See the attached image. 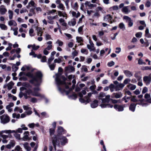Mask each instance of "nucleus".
Segmentation results:
<instances>
[{
  "mask_svg": "<svg viewBox=\"0 0 151 151\" xmlns=\"http://www.w3.org/2000/svg\"><path fill=\"white\" fill-rule=\"evenodd\" d=\"M26 87H22L20 88L21 90H25V92L23 93L22 92H20L19 94V96L21 98L24 96L25 99H27L31 97V95L34 96L39 97L42 98L44 97L43 95H41L39 93L37 92L40 90L39 87H36L33 88L34 91H33L30 88L31 86L29 84L26 83L25 84Z\"/></svg>",
  "mask_w": 151,
  "mask_h": 151,
  "instance_id": "f257e3e1",
  "label": "nucleus"
},
{
  "mask_svg": "<svg viewBox=\"0 0 151 151\" xmlns=\"http://www.w3.org/2000/svg\"><path fill=\"white\" fill-rule=\"evenodd\" d=\"M26 76L32 78L29 82L35 86H39L40 85L42 77V74L40 71H37L35 73V75L30 72H28L27 73Z\"/></svg>",
  "mask_w": 151,
  "mask_h": 151,
  "instance_id": "f03ea898",
  "label": "nucleus"
},
{
  "mask_svg": "<svg viewBox=\"0 0 151 151\" xmlns=\"http://www.w3.org/2000/svg\"><path fill=\"white\" fill-rule=\"evenodd\" d=\"M62 77L63 79V81H61L58 77H56L55 78L56 83L58 85V90L60 92L63 94H64L65 93L66 95H68L70 92L69 91V90L68 91H66L64 89H62L59 87V85L62 84H64L65 86V88L66 89H68L69 88L68 86L71 85V83L69 82L68 83V84H66L65 82V81L66 80V78L63 76H62Z\"/></svg>",
  "mask_w": 151,
  "mask_h": 151,
  "instance_id": "7ed1b4c3",
  "label": "nucleus"
},
{
  "mask_svg": "<svg viewBox=\"0 0 151 151\" xmlns=\"http://www.w3.org/2000/svg\"><path fill=\"white\" fill-rule=\"evenodd\" d=\"M110 95H106L105 93L101 92L99 95L98 98L99 100L102 101V103H109L110 100Z\"/></svg>",
  "mask_w": 151,
  "mask_h": 151,
  "instance_id": "20e7f679",
  "label": "nucleus"
},
{
  "mask_svg": "<svg viewBox=\"0 0 151 151\" xmlns=\"http://www.w3.org/2000/svg\"><path fill=\"white\" fill-rule=\"evenodd\" d=\"M92 93H89L87 96H85L84 98H80L79 99V101L81 103H85V104L88 103L91 101L90 97L91 96Z\"/></svg>",
  "mask_w": 151,
  "mask_h": 151,
  "instance_id": "39448f33",
  "label": "nucleus"
},
{
  "mask_svg": "<svg viewBox=\"0 0 151 151\" xmlns=\"http://www.w3.org/2000/svg\"><path fill=\"white\" fill-rule=\"evenodd\" d=\"M1 123L4 124L8 123L10 121V118L7 114H4L0 117Z\"/></svg>",
  "mask_w": 151,
  "mask_h": 151,
  "instance_id": "423d86ee",
  "label": "nucleus"
},
{
  "mask_svg": "<svg viewBox=\"0 0 151 151\" xmlns=\"http://www.w3.org/2000/svg\"><path fill=\"white\" fill-rule=\"evenodd\" d=\"M54 138L52 139V144L53 145L55 150H56V146H59L60 144V142L59 140H58L56 138V136L54 135Z\"/></svg>",
  "mask_w": 151,
  "mask_h": 151,
  "instance_id": "0eeeda50",
  "label": "nucleus"
},
{
  "mask_svg": "<svg viewBox=\"0 0 151 151\" xmlns=\"http://www.w3.org/2000/svg\"><path fill=\"white\" fill-rule=\"evenodd\" d=\"M143 81L147 85L150 84L151 82V74L148 76H145L143 78Z\"/></svg>",
  "mask_w": 151,
  "mask_h": 151,
  "instance_id": "6e6552de",
  "label": "nucleus"
},
{
  "mask_svg": "<svg viewBox=\"0 0 151 151\" xmlns=\"http://www.w3.org/2000/svg\"><path fill=\"white\" fill-rule=\"evenodd\" d=\"M112 18V17L111 15L107 14L104 17V20L105 22L108 21L109 22H110L111 24H112L113 22L111 21Z\"/></svg>",
  "mask_w": 151,
  "mask_h": 151,
  "instance_id": "1a4fd4ad",
  "label": "nucleus"
},
{
  "mask_svg": "<svg viewBox=\"0 0 151 151\" xmlns=\"http://www.w3.org/2000/svg\"><path fill=\"white\" fill-rule=\"evenodd\" d=\"M122 96V94L121 92L114 93L111 96L112 98H115L116 99L120 98Z\"/></svg>",
  "mask_w": 151,
  "mask_h": 151,
  "instance_id": "9d476101",
  "label": "nucleus"
},
{
  "mask_svg": "<svg viewBox=\"0 0 151 151\" xmlns=\"http://www.w3.org/2000/svg\"><path fill=\"white\" fill-rule=\"evenodd\" d=\"M66 131L64 130L62 127H58V136L60 134H64L66 133Z\"/></svg>",
  "mask_w": 151,
  "mask_h": 151,
  "instance_id": "9b49d317",
  "label": "nucleus"
},
{
  "mask_svg": "<svg viewBox=\"0 0 151 151\" xmlns=\"http://www.w3.org/2000/svg\"><path fill=\"white\" fill-rule=\"evenodd\" d=\"M6 11L7 10L4 5H2L0 6V14H1L4 15Z\"/></svg>",
  "mask_w": 151,
  "mask_h": 151,
  "instance_id": "f8f14e48",
  "label": "nucleus"
},
{
  "mask_svg": "<svg viewBox=\"0 0 151 151\" xmlns=\"http://www.w3.org/2000/svg\"><path fill=\"white\" fill-rule=\"evenodd\" d=\"M99 101L98 100H94L91 104V107L92 108H95L97 107L98 105Z\"/></svg>",
  "mask_w": 151,
  "mask_h": 151,
  "instance_id": "ddd939ff",
  "label": "nucleus"
},
{
  "mask_svg": "<svg viewBox=\"0 0 151 151\" xmlns=\"http://www.w3.org/2000/svg\"><path fill=\"white\" fill-rule=\"evenodd\" d=\"M102 103L100 105V106L102 108H112L113 107V106L112 105H110L109 104H104L105 103Z\"/></svg>",
  "mask_w": 151,
  "mask_h": 151,
  "instance_id": "4468645a",
  "label": "nucleus"
},
{
  "mask_svg": "<svg viewBox=\"0 0 151 151\" xmlns=\"http://www.w3.org/2000/svg\"><path fill=\"white\" fill-rule=\"evenodd\" d=\"M114 108L116 110L119 111H122L124 110V107L122 106H119L116 104L114 106Z\"/></svg>",
  "mask_w": 151,
  "mask_h": 151,
  "instance_id": "2eb2a0df",
  "label": "nucleus"
},
{
  "mask_svg": "<svg viewBox=\"0 0 151 151\" xmlns=\"http://www.w3.org/2000/svg\"><path fill=\"white\" fill-rule=\"evenodd\" d=\"M15 143L14 141H12L9 142V144L6 146V147L8 149H10L13 147L15 145Z\"/></svg>",
  "mask_w": 151,
  "mask_h": 151,
  "instance_id": "dca6fc26",
  "label": "nucleus"
},
{
  "mask_svg": "<svg viewBox=\"0 0 151 151\" xmlns=\"http://www.w3.org/2000/svg\"><path fill=\"white\" fill-rule=\"evenodd\" d=\"M129 7V6H125L122 9V12L124 13L125 14H128L130 12V10H129L128 9Z\"/></svg>",
  "mask_w": 151,
  "mask_h": 151,
  "instance_id": "f3484780",
  "label": "nucleus"
},
{
  "mask_svg": "<svg viewBox=\"0 0 151 151\" xmlns=\"http://www.w3.org/2000/svg\"><path fill=\"white\" fill-rule=\"evenodd\" d=\"M14 105L13 103L12 102L10 103L8 105L6 106V108L9 112H11L12 111V109L11 108L13 107Z\"/></svg>",
  "mask_w": 151,
  "mask_h": 151,
  "instance_id": "a211bd4d",
  "label": "nucleus"
},
{
  "mask_svg": "<svg viewBox=\"0 0 151 151\" xmlns=\"http://www.w3.org/2000/svg\"><path fill=\"white\" fill-rule=\"evenodd\" d=\"M124 86V84L119 83L116 86L115 88L116 91L119 90H121V88H122Z\"/></svg>",
  "mask_w": 151,
  "mask_h": 151,
  "instance_id": "6ab92c4d",
  "label": "nucleus"
},
{
  "mask_svg": "<svg viewBox=\"0 0 151 151\" xmlns=\"http://www.w3.org/2000/svg\"><path fill=\"white\" fill-rule=\"evenodd\" d=\"M60 140L61 144L62 145H64L67 142V140L65 137L63 136L61 137Z\"/></svg>",
  "mask_w": 151,
  "mask_h": 151,
  "instance_id": "aec40b11",
  "label": "nucleus"
},
{
  "mask_svg": "<svg viewBox=\"0 0 151 151\" xmlns=\"http://www.w3.org/2000/svg\"><path fill=\"white\" fill-rule=\"evenodd\" d=\"M65 70L67 72H72L74 71L75 68L73 66H69L65 67Z\"/></svg>",
  "mask_w": 151,
  "mask_h": 151,
  "instance_id": "412c9836",
  "label": "nucleus"
},
{
  "mask_svg": "<svg viewBox=\"0 0 151 151\" xmlns=\"http://www.w3.org/2000/svg\"><path fill=\"white\" fill-rule=\"evenodd\" d=\"M137 104H135L133 103L131 104L129 107V110L132 112H134L135 111V109Z\"/></svg>",
  "mask_w": 151,
  "mask_h": 151,
  "instance_id": "4be33fe9",
  "label": "nucleus"
},
{
  "mask_svg": "<svg viewBox=\"0 0 151 151\" xmlns=\"http://www.w3.org/2000/svg\"><path fill=\"white\" fill-rule=\"evenodd\" d=\"M15 130H2L1 131V133L0 135H2L3 133H13V132H15Z\"/></svg>",
  "mask_w": 151,
  "mask_h": 151,
  "instance_id": "5701e85b",
  "label": "nucleus"
},
{
  "mask_svg": "<svg viewBox=\"0 0 151 151\" xmlns=\"http://www.w3.org/2000/svg\"><path fill=\"white\" fill-rule=\"evenodd\" d=\"M29 132L28 131H26L24 133V136L22 138V139L24 141H26L28 139L29 137Z\"/></svg>",
  "mask_w": 151,
  "mask_h": 151,
  "instance_id": "b1692460",
  "label": "nucleus"
},
{
  "mask_svg": "<svg viewBox=\"0 0 151 151\" xmlns=\"http://www.w3.org/2000/svg\"><path fill=\"white\" fill-rule=\"evenodd\" d=\"M124 73L125 75L128 77H130L132 76V74L129 71L126 70L124 71Z\"/></svg>",
  "mask_w": 151,
  "mask_h": 151,
  "instance_id": "393cba45",
  "label": "nucleus"
},
{
  "mask_svg": "<svg viewBox=\"0 0 151 151\" xmlns=\"http://www.w3.org/2000/svg\"><path fill=\"white\" fill-rule=\"evenodd\" d=\"M8 25L10 26L14 25L16 26L17 25V23L13 20H11L8 22Z\"/></svg>",
  "mask_w": 151,
  "mask_h": 151,
  "instance_id": "a878e982",
  "label": "nucleus"
},
{
  "mask_svg": "<svg viewBox=\"0 0 151 151\" xmlns=\"http://www.w3.org/2000/svg\"><path fill=\"white\" fill-rule=\"evenodd\" d=\"M85 5L86 6H88L89 7H93L96 6V5L95 4H91L90 2L86 1L85 3Z\"/></svg>",
  "mask_w": 151,
  "mask_h": 151,
  "instance_id": "bb28decb",
  "label": "nucleus"
},
{
  "mask_svg": "<svg viewBox=\"0 0 151 151\" xmlns=\"http://www.w3.org/2000/svg\"><path fill=\"white\" fill-rule=\"evenodd\" d=\"M77 95L74 93L72 95H68V98L70 99H76L77 98Z\"/></svg>",
  "mask_w": 151,
  "mask_h": 151,
  "instance_id": "cd10ccee",
  "label": "nucleus"
},
{
  "mask_svg": "<svg viewBox=\"0 0 151 151\" xmlns=\"http://www.w3.org/2000/svg\"><path fill=\"white\" fill-rule=\"evenodd\" d=\"M119 8L117 6H114L109 8V10L111 11L117 10Z\"/></svg>",
  "mask_w": 151,
  "mask_h": 151,
  "instance_id": "c85d7f7f",
  "label": "nucleus"
},
{
  "mask_svg": "<svg viewBox=\"0 0 151 151\" xmlns=\"http://www.w3.org/2000/svg\"><path fill=\"white\" fill-rule=\"evenodd\" d=\"M128 87L131 90H134L136 87L135 85L130 84L128 85Z\"/></svg>",
  "mask_w": 151,
  "mask_h": 151,
  "instance_id": "c756f323",
  "label": "nucleus"
},
{
  "mask_svg": "<svg viewBox=\"0 0 151 151\" xmlns=\"http://www.w3.org/2000/svg\"><path fill=\"white\" fill-rule=\"evenodd\" d=\"M8 12L9 18L10 19H12L13 17V12L12 10H9Z\"/></svg>",
  "mask_w": 151,
  "mask_h": 151,
  "instance_id": "7c9ffc66",
  "label": "nucleus"
},
{
  "mask_svg": "<svg viewBox=\"0 0 151 151\" xmlns=\"http://www.w3.org/2000/svg\"><path fill=\"white\" fill-rule=\"evenodd\" d=\"M37 35L39 36H41L42 33V32H41V29L39 27L37 28Z\"/></svg>",
  "mask_w": 151,
  "mask_h": 151,
  "instance_id": "2f4dec72",
  "label": "nucleus"
},
{
  "mask_svg": "<svg viewBox=\"0 0 151 151\" xmlns=\"http://www.w3.org/2000/svg\"><path fill=\"white\" fill-rule=\"evenodd\" d=\"M0 27L2 30H6L7 27L5 24H0Z\"/></svg>",
  "mask_w": 151,
  "mask_h": 151,
  "instance_id": "473e14b6",
  "label": "nucleus"
},
{
  "mask_svg": "<svg viewBox=\"0 0 151 151\" xmlns=\"http://www.w3.org/2000/svg\"><path fill=\"white\" fill-rule=\"evenodd\" d=\"M14 85V83L12 82H10L7 85L8 89L9 90L11 89L12 86Z\"/></svg>",
  "mask_w": 151,
  "mask_h": 151,
  "instance_id": "72a5a7b5",
  "label": "nucleus"
},
{
  "mask_svg": "<svg viewBox=\"0 0 151 151\" xmlns=\"http://www.w3.org/2000/svg\"><path fill=\"white\" fill-rule=\"evenodd\" d=\"M18 29V28L17 27H16L15 28L12 29V28H11V30H12L14 32V34L15 35H17L18 34V31L17 30Z\"/></svg>",
  "mask_w": 151,
  "mask_h": 151,
  "instance_id": "f704fd0d",
  "label": "nucleus"
},
{
  "mask_svg": "<svg viewBox=\"0 0 151 151\" xmlns=\"http://www.w3.org/2000/svg\"><path fill=\"white\" fill-rule=\"evenodd\" d=\"M135 97L136 96H131V101L134 102H136L138 101H141V100H137L135 99Z\"/></svg>",
  "mask_w": 151,
  "mask_h": 151,
  "instance_id": "c9c22d12",
  "label": "nucleus"
},
{
  "mask_svg": "<svg viewBox=\"0 0 151 151\" xmlns=\"http://www.w3.org/2000/svg\"><path fill=\"white\" fill-rule=\"evenodd\" d=\"M86 93V91L85 90H83L81 92L79 93L78 94V95L81 98H82L83 96V94L85 95Z\"/></svg>",
  "mask_w": 151,
  "mask_h": 151,
  "instance_id": "e433bc0d",
  "label": "nucleus"
},
{
  "mask_svg": "<svg viewBox=\"0 0 151 151\" xmlns=\"http://www.w3.org/2000/svg\"><path fill=\"white\" fill-rule=\"evenodd\" d=\"M18 69V67L16 65H13L12 66V69L13 71H16Z\"/></svg>",
  "mask_w": 151,
  "mask_h": 151,
  "instance_id": "4c0bfd02",
  "label": "nucleus"
},
{
  "mask_svg": "<svg viewBox=\"0 0 151 151\" xmlns=\"http://www.w3.org/2000/svg\"><path fill=\"white\" fill-rule=\"evenodd\" d=\"M72 83H73V85L72 86V88H70L69 89V91H70L71 90H72V89H73L74 88L75 86V84L76 83V81L75 79H73L72 81Z\"/></svg>",
  "mask_w": 151,
  "mask_h": 151,
  "instance_id": "58836bf2",
  "label": "nucleus"
},
{
  "mask_svg": "<svg viewBox=\"0 0 151 151\" xmlns=\"http://www.w3.org/2000/svg\"><path fill=\"white\" fill-rule=\"evenodd\" d=\"M14 137L17 139H20V134L17 133V132L15 131V132H14Z\"/></svg>",
  "mask_w": 151,
  "mask_h": 151,
  "instance_id": "ea45409f",
  "label": "nucleus"
},
{
  "mask_svg": "<svg viewBox=\"0 0 151 151\" xmlns=\"http://www.w3.org/2000/svg\"><path fill=\"white\" fill-rule=\"evenodd\" d=\"M35 3L34 1H31L29 3L28 6H27V7L28 8L29 7L31 6H34L35 5Z\"/></svg>",
  "mask_w": 151,
  "mask_h": 151,
  "instance_id": "a19ab883",
  "label": "nucleus"
},
{
  "mask_svg": "<svg viewBox=\"0 0 151 151\" xmlns=\"http://www.w3.org/2000/svg\"><path fill=\"white\" fill-rule=\"evenodd\" d=\"M114 86L112 84H111L109 86V88L111 92H112L114 91Z\"/></svg>",
  "mask_w": 151,
  "mask_h": 151,
  "instance_id": "79ce46f5",
  "label": "nucleus"
},
{
  "mask_svg": "<svg viewBox=\"0 0 151 151\" xmlns=\"http://www.w3.org/2000/svg\"><path fill=\"white\" fill-rule=\"evenodd\" d=\"M145 36L146 37H149V36L148 35H150V33H149V30L148 28H146V29L145 31Z\"/></svg>",
  "mask_w": 151,
  "mask_h": 151,
  "instance_id": "37998d69",
  "label": "nucleus"
},
{
  "mask_svg": "<svg viewBox=\"0 0 151 151\" xmlns=\"http://www.w3.org/2000/svg\"><path fill=\"white\" fill-rule=\"evenodd\" d=\"M119 27L121 29H123V30L125 29V27L123 23H121L119 25Z\"/></svg>",
  "mask_w": 151,
  "mask_h": 151,
  "instance_id": "c03bdc74",
  "label": "nucleus"
},
{
  "mask_svg": "<svg viewBox=\"0 0 151 151\" xmlns=\"http://www.w3.org/2000/svg\"><path fill=\"white\" fill-rule=\"evenodd\" d=\"M32 108H31L30 109L26 111L25 112V113L27 115H29L31 114L32 113V111L31 110Z\"/></svg>",
  "mask_w": 151,
  "mask_h": 151,
  "instance_id": "a18cd8bd",
  "label": "nucleus"
},
{
  "mask_svg": "<svg viewBox=\"0 0 151 151\" xmlns=\"http://www.w3.org/2000/svg\"><path fill=\"white\" fill-rule=\"evenodd\" d=\"M56 43L58 45L60 46H62L63 45V42L59 40H58L56 42Z\"/></svg>",
  "mask_w": 151,
  "mask_h": 151,
  "instance_id": "49530a36",
  "label": "nucleus"
},
{
  "mask_svg": "<svg viewBox=\"0 0 151 151\" xmlns=\"http://www.w3.org/2000/svg\"><path fill=\"white\" fill-rule=\"evenodd\" d=\"M76 39L77 42L78 43H80L81 42L83 41V39L81 37H76Z\"/></svg>",
  "mask_w": 151,
  "mask_h": 151,
  "instance_id": "de8ad7c7",
  "label": "nucleus"
},
{
  "mask_svg": "<svg viewBox=\"0 0 151 151\" xmlns=\"http://www.w3.org/2000/svg\"><path fill=\"white\" fill-rule=\"evenodd\" d=\"M127 22L128 23V25L129 27H132L133 24L132 21L130 19L129 21H128Z\"/></svg>",
  "mask_w": 151,
  "mask_h": 151,
  "instance_id": "09e8293b",
  "label": "nucleus"
},
{
  "mask_svg": "<svg viewBox=\"0 0 151 151\" xmlns=\"http://www.w3.org/2000/svg\"><path fill=\"white\" fill-rule=\"evenodd\" d=\"M54 58L50 56L48 60L47 63L48 65L50 64L52 60L54 59Z\"/></svg>",
  "mask_w": 151,
  "mask_h": 151,
  "instance_id": "8fccbe9b",
  "label": "nucleus"
},
{
  "mask_svg": "<svg viewBox=\"0 0 151 151\" xmlns=\"http://www.w3.org/2000/svg\"><path fill=\"white\" fill-rule=\"evenodd\" d=\"M111 101L114 104H116L118 103H120L121 102L120 100H116L115 99H111Z\"/></svg>",
  "mask_w": 151,
  "mask_h": 151,
  "instance_id": "3c124183",
  "label": "nucleus"
},
{
  "mask_svg": "<svg viewBox=\"0 0 151 151\" xmlns=\"http://www.w3.org/2000/svg\"><path fill=\"white\" fill-rule=\"evenodd\" d=\"M57 7L62 10H64V5L62 3L59 4V5L57 6Z\"/></svg>",
  "mask_w": 151,
  "mask_h": 151,
  "instance_id": "603ef678",
  "label": "nucleus"
},
{
  "mask_svg": "<svg viewBox=\"0 0 151 151\" xmlns=\"http://www.w3.org/2000/svg\"><path fill=\"white\" fill-rule=\"evenodd\" d=\"M49 66L51 70H53L54 69L55 65L54 64H52L51 65L50 64L49 65Z\"/></svg>",
  "mask_w": 151,
  "mask_h": 151,
  "instance_id": "864d4df0",
  "label": "nucleus"
},
{
  "mask_svg": "<svg viewBox=\"0 0 151 151\" xmlns=\"http://www.w3.org/2000/svg\"><path fill=\"white\" fill-rule=\"evenodd\" d=\"M25 148L28 151H30L31 150V148L28 146L27 143L25 144L24 145Z\"/></svg>",
  "mask_w": 151,
  "mask_h": 151,
  "instance_id": "5fc2aeb1",
  "label": "nucleus"
},
{
  "mask_svg": "<svg viewBox=\"0 0 151 151\" xmlns=\"http://www.w3.org/2000/svg\"><path fill=\"white\" fill-rule=\"evenodd\" d=\"M76 21L75 20H73L69 22L68 24L70 25H71L73 26H74L76 24Z\"/></svg>",
  "mask_w": 151,
  "mask_h": 151,
  "instance_id": "6e6d98bb",
  "label": "nucleus"
},
{
  "mask_svg": "<svg viewBox=\"0 0 151 151\" xmlns=\"http://www.w3.org/2000/svg\"><path fill=\"white\" fill-rule=\"evenodd\" d=\"M30 101L33 103H36L37 101V99L35 97L31 98L30 99Z\"/></svg>",
  "mask_w": 151,
  "mask_h": 151,
  "instance_id": "4d7b16f0",
  "label": "nucleus"
},
{
  "mask_svg": "<svg viewBox=\"0 0 151 151\" xmlns=\"http://www.w3.org/2000/svg\"><path fill=\"white\" fill-rule=\"evenodd\" d=\"M24 109L27 111L31 108L30 107H29V106H25L24 105L23 106Z\"/></svg>",
  "mask_w": 151,
  "mask_h": 151,
  "instance_id": "13d9d810",
  "label": "nucleus"
},
{
  "mask_svg": "<svg viewBox=\"0 0 151 151\" xmlns=\"http://www.w3.org/2000/svg\"><path fill=\"white\" fill-rule=\"evenodd\" d=\"M115 63L113 61H111L108 63V66L109 67H111L114 65Z\"/></svg>",
  "mask_w": 151,
  "mask_h": 151,
  "instance_id": "bf43d9fd",
  "label": "nucleus"
},
{
  "mask_svg": "<svg viewBox=\"0 0 151 151\" xmlns=\"http://www.w3.org/2000/svg\"><path fill=\"white\" fill-rule=\"evenodd\" d=\"M56 10L55 9H52L51 10H49V11L47 12V14L48 15H50L51 14H52L53 13H55L56 12Z\"/></svg>",
  "mask_w": 151,
  "mask_h": 151,
  "instance_id": "052dcab7",
  "label": "nucleus"
},
{
  "mask_svg": "<svg viewBox=\"0 0 151 151\" xmlns=\"http://www.w3.org/2000/svg\"><path fill=\"white\" fill-rule=\"evenodd\" d=\"M123 19H124L126 20L127 22L128 21H129L130 20V19H131L130 18L126 16H124L123 17Z\"/></svg>",
  "mask_w": 151,
  "mask_h": 151,
  "instance_id": "680f3d73",
  "label": "nucleus"
},
{
  "mask_svg": "<svg viewBox=\"0 0 151 151\" xmlns=\"http://www.w3.org/2000/svg\"><path fill=\"white\" fill-rule=\"evenodd\" d=\"M32 47L33 50H36L39 48L40 46L38 45L36 46L35 45H34L32 46Z\"/></svg>",
  "mask_w": 151,
  "mask_h": 151,
  "instance_id": "e2e57ef3",
  "label": "nucleus"
},
{
  "mask_svg": "<svg viewBox=\"0 0 151 151\" xmlns=\"http://www.w3.org/2000/svg\"><path fill=\"white\" fill-rule=\"evenodd\" d=\"M45 39L46 40L51 39L50 35L48 34H46L45 35Z\"/></svg>",
  "mask_w": 151,
  "mask_h": 151,
  "instance_id": "0e129e2a",
  "label": "nucleus"
},
{
  "mask_svg": "<svg viewBox=\"0 0 151 151\" xmlns=\"http://www.w3.org/2000/svg\"><path fill=\"white\" fill-rule=\"evenodd\" d=\"M29 55H33L34 58H36L37 56V55L34 52L32 51L31 52L29 53Z\"/></svg>",
  "mask_w": 151,
  "mask_h": 151,
  "instance_id": "69168bd1",
  "label": "nucleus"
},
{
  "mask_svg": "<svg viewBox=\"0 0 151 151\" xmlns=\"http://www.w3.org/2000/svg\"><path fill=\"white\" fill-rule=\"evenodd\" d=\"M142 33L141 32H139L137 33L136 35L135 36L136 37H141L142 35Z\"/></svg>",
  "mask_w": 151,
  "mask_h": 151,
  "instance_id": "338daca9",
  "label": "nucleus"
},
{
  "mask_svg": "<svg viewBox=\"0 0 151 151\" xmlns=\"http://www.w3.org/2000/svg\"><path fill=\"white\" fill-rule=\"evenodd\" d=\"M151 5L150 2V1H146L145 4V6L147 7H149Z\"/></svg>",
  "mask_w": 151,
  "mask_h": 151,
  "instance_id": "774afa93",
  "label": "nucleus"
}]
</instances>
